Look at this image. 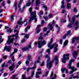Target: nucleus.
Listing matches in <instances>:
<instances>
[{"mask_svg": "<svg viewBox=\"0 0 79 79\" xmlns=\"http://www.w3.org/2000/svg\"><path fill=\"white\" fill-rule=\"evenodd\" d=\"M22 50L23 51H28L29 50L28 48H25L22 49Z\"/></svg>", "mask_w": 79, "mask_h": 79, "instance_id": "obj_25", "label": "nucleus"}, {"mask_svg": "<svg viewBox=\"0 0 79 79\" xmlns=\"http://www.w3.org/2000/svg\"><path fill=\"white\" fill-rule=\"evenodd\" d=\"M68 42V40H66L64 43V45H66Z\"/></svg>", "mask_w": 79, "mask_h": 79, "instance_id": "obj_32", "label": "nucleus"}, {"mask_svg": "<svg viewBox=\"0 0 79 79\" xmlns=\"http://www.w3.org/2000/svg\"><path fill=\"white\" fill-rule=\"evenodd\" d=\"M40 29H38V30H37V34H38V33H39L40 32Z\"/></svg>", "mask_w": 79, "mask_h": 79, "instance_id": "obj_51", "label": "nucleus"}, {"mask_svg": "<svg viewBox=\"0 0 79 79\" xmlns=\"http://www.w3.org/2000/svg\"><path fill=\"white\" fill-rule=\"evenodd\" d=\"M34 71H33L32 72L31 74V77H28V78H26V77L25 76V75H22V79H31V78L33 77V76H34V73H35Z\"/></svg>", "mask_w": 79, "mask_h": 79, "instance_id": "obj_5", "label": "nucleus"}, {"mask_svg": "<svg viewBox=\"0 0 79 79\" xmlns=\"http://www.w3.org/2000/svg\"><path fill=\"white\" fill-rule=\"evenodd\" d=\"M14 66H15V63H13L9 67V69H10V71H13V69H14Z\"/></svg>", "mask_w": 79, "mask_h": 79, "instance_id": "obj_13", "label": "nucleus"}, {"mask_svg": "<svg viewBox=\"0 0 79 79\" xmlns=\"http://www.w3.org/2000/svg\"><path fill=\"white\" fill-rule=\"evenodd\" d=\"M17 3L16 2L15 3V4L14 5V6H16V5H17Z\"/></svg>", "mask_w": 79, "mask_h": 79, "instance_id": "obj_61", "label": "nucleus"}, {"mask_svg": "<svg viewBox=\"0 0 79 79\" xmlns=\"http://www.w3.org/2000/svg\"><path fill=\"white\" fill-rule=\"evenodd\" d=\"M46 52H47V53H48V54H50V49H47L46 51Z\"/></svg>", "mask_w": 79, "mask_h": 79, "instance_id": "obj_39", "label": "nucleus"}, {"mask_svg": "<svg viewBox=\"0 0 79 79\" xmlns=\"http://www.w3.org/2000/svg\"><path fill=\"white\" fill-rule=\"evenodd\" d=\"M53 72H52L51 74V75H50V77H53Z\"/></svg>", "mask_w": 79, "mask_h": 79, "instance_id": "obj_49", "label": "nucleus"}, {"mask_svg": "<svg viewBox=\"0 0 79 79\" xmlns=\"http://www.w3.org/2000/svg\"><path fill=\"white\" fill-rule=\"evenodd\" d=\"M72 25H73V23H71L67 25V27H72Z\"/></svg>", "mask_w": 79, "mask_h": 79, "instance_id": "obj_30", "label": "nucleus"}, {"mask_svg": "<svg viewBox=\"0 0 79 79\" xmlns=\"http://www.w3.org/2000/svg\"><path fill=\"white\" fill-rule=\"evenodd\" d=\"M44 61H43L42 64H40V66H44Z\"/></svg>", "mask_w": 79, "mask_h": 79, "instance_id": "obj_54", "label": "nucleus"}, {"mask_svg": "<svg viewBox=\"0 0 79 79\" xmlns=\"http://www.w3.org/2000/svg\"><path fill=\"white\" fill-rule=\"evenodd\" d=\"M15 16V15H12L11 16V18L10 19V21L11 22H12L13 20H14V17Z\"/></svg>", "mask_w": 79, "mask_h": 79, "instance_id": "obj_26", "label": "nucleus"}, {"mask_svg": "<svg viewBox=\"0 0 79 79\" xmlns=\"http://www.w3.org/2000/svg\"><path fill=\"white\" fill-rule=\"evenodd\" d=\"M79 22H78L77 21H76L75 23H74V25H79Z\"/></svg>", "mask_w": 79, "mask_h": 79, "instance_id": "obj_34", "label": "nucleus"}, {"mask_svg": "<svg viewBox=\"0 0 79 79\" xmlns=\"http://www.w3.org/2000/svg\"><path fill=\"white\" fill-rule=\"evenodd\" d=\"M1 5L2 6H5V2H3L1 3Z\"/></svg>", "mask_w": 79, "mask_h": 79, "instance_id": "obj_44", "label": "nucleus"}, {"mask_svg": "<svg viewBox=\"0 0 79 79\" xmlns=\"http://www.w3.org/2000/svg\"><path fill=\"white\" fill-rule=\"evenodd\" d=\"M73 61H74V59H72L69 61V63L68 65V68H69V69H71L72 70H73L70 71L69 73V74H72V73L74 72V71H75L77 70V69H74V67L71 66V63H72V62H73Z\"/></svg>", "mask_w": 79, "mask_h": 79, "instance_id": "obj_4", "label": "nucleus"}, {"mask_svg": "<svg viewBox=\"0 0 79 79\" xmlns=\"http://www.w3.org/2000/svg\"><path fill=\"white\" fill-rule=\"evenodd\" d=\"M18 76V75L17 74L13 75L12 76V79H14V77H16V76Z\"/></svg>", "mask_w": 79, "mask_h": 79, "instance_id": "obj_43", "label": "nucleus"}, {"mask_svg": "<svg viewBox=\"0 0 79 79\" xmlns=\"http://www.w3.org/2000/svg\"><path fill=\"white\" fill-rule=\"evenodd\" d=\"M67 9H69V8H71V4L68 3L67 6Z\"/></svg>", "mask_w": 79, "mask_h": 79, "instance_id": "obj_24", "label": "nucleus"}, {"mask_svg": "<svg viewBox=\"0 0 79 79\" xmlns=\"http://www.w3.org/2000/svg\"><path fill=\"white\" fill-rule=\"evenodd\" d=\"M65 73L66 74H68V70L66 68L65 69Z\"/></svg>", "mask_w": 79, "mask_h": 79, "instance_id": "obj_50", "label": "nucleus"}, {"mask_svg": "<svg viewBox=\"0 0 79 79\" xmlns=\"http://www.w3.org/2000/svg\"><path fill=\"white\" fill-rule=\"evenodd\" d=\"M52 24H55V20H53L52 22Z\"/></svg>", "mask_w": 79, "mask_h": 79, "instance_id": "obj_64", "label": "nucleus"}, {"mask_svg": "<svg viewBox=\"0 0 79 79\" xmlns=\"http://www.w3.org/2000/svg\"><path fill=\"white\" fill-rule=\"evenodd\" d=\"M74 12H77V9H76V7H74Z\"/></svg>", "mask_w": 79, "mask_h": 79, "instance_id": "obj_45", "label": "nucleus"}, {"mask_svg": "<svg viewBox=\"0 0 79 79\" xmlns=\"http://www.w3.org/2000/svg\"><path fill=\"white\" fill-rule=\"evenodd\" d=\"M79 40V38L78 37H74L73 38L72 40V43H74L75 42V41L76 40L77 41Z\"/></svg>", "mask_w": 79, "mask_h": 79, "instance_id": "obj_18", "label": "nucleus"}, {"mask_svg": "<svg viewBox=\"0 0 79 79\" xmlns=\"http://www.w3.org/2000/svg\"><path fill=\"white\" fill-rule=\"evenodd\" d=\"M73 79H76V78H79V76H75L73 77Z\"/></svg>", "mask_w": 79, "mask_h": 79, "instance_id": "obj_33", "label": "nucleus"}, {"mask_svg": "<svg viewBox=\"0 0 79 79\" xmlns=\"http://www.w3.org/2000/svg\"><path fill=\"white\" fill-rule=\"evenodd\" d=\"M52 42H53V38H51L50 41L48 43V46L51 49H53L54 47V52L55 53V52L58 51V49L57 48V47H58V44L56 43H54L51 45V44H52Z\"/></svg>", "mask_w": 79, "mask_h": 79, "instance_id": "obj_2", "label": "nucleus"}, {"mask_svg": "<svg viewBox=\"0 0 79 79\" xmlns=\"http://www.w3.org/2000/svg\"><path fill=\"white\" fill-rule=\"evenodd\" d=\"M49 32H50V31H48L46 34H44V36H47V35H48V34Z\"/></svg>", "mask_w": 79, "mask_h": 79, "instance_id": "obj_40", "label": "nucleus"}, {"mask_svg": "<svg viewBox=\"0 0 79 79\" xmlns=\"http://www.w3.org/2000/svg\"><path fill=\"white\" fill-rule=\"evenodd\" d=\"M17 49H14V53H17Z\"/></svg>", "mask_w": 79, "mask_h": 79, "instance_id": "obj_62", "label": "nucleus"}, {"mask_svg": "<svg viewBox=\"0 0 79 79\" xmlns=\"http://www.w3.org/2000/svg\"><path fill=\"white\" fill-rule=\"evenodd\" d=\"M40 3V0H36V6H38Z\"/></svg>", "mask_w": 79, "mask_h": 79, "instance_id": "obj_21", "label": "nucleus"}, {"mask_svg": "<svg viewBox=\"0 0 79 79\" xmlns=\"http://www.w3.org/2000/svg\"><path fill=\"white\" fill-rule=\"evenodd\" d=\"M27 20V19H25V20H24L23 22V21H19L18 22V24H20V25H22V24H23V23H25V22H26V21Z\"/></svg>", "mask_w": 79, "mask_h": 79, "instance_id": "obj_16", "label": "nucleus"}, {"mask_svg": "<svg viewBox=\"0 0 79 79\" xmlns=\"http://www.w3.org/2000/svg\"><path fill=\"white\" fill-rule=\"evenodd\" d=\"M47 30V28L45 27L44 28V29H43V31L44 32H46Z\"/></svg>", "mask_w": 79, "mask_h": 79, "instance_id": "obj_46", "label": "nucleus"}, {"mask_svg": "<svg viewBox=\"0 0 79 79\" xmlns=\"http://www.w3.org/2000/svg\"><path fill=\"white\" fill-rule=\"evenodd\" d=\"M40 15H43V11L41 10L40 11Z\"/></svg>", "mask_w": 79, "mask_h": 79, "instance_id": "obj_56", "label": "nucleus"}, {"mask_svg": "<svg viewBox=\"0 0 79 79\" xmlns=\"http://www.w3.org/2000/svg\"><path fill=\"white\" fill-rule=\"evenodd\" d=\"M35 64H36V62H35V64L34 65V67H32V68H27V72H29V70H30V69H35V68H36V67H35Z\"/></svg>", "mask_w": 79, "mask_h": 79, "instance_id": "obj_14", "label": "nucleus"}, {"mask_svg": "<svg viewBox=\"0 0 79 79\" xmlns=\"http://www.w3.org/2000/svg\"><path fill=\"white\" fill-rule=\"evenodd\" d=\"M54 77H52L50 79H56V75H54Z\"/></svg>", "mask_w": 79, "mask_h": 79, "instance_id": "obj_35", "label": "nucleus"}, {"mask_svg": "<svg viewBox=\"0 0 79 79\" xmlns=\"http://www.w3.org/2000/svg\"><path fill=\"white\" fill-rule=\"evenodd\" d=\"M73 55L74 57H76L77 56V52L75 51L73 52Z\"/></svg>", "mask_w": 79, "mask_h": 79, "instance_id": "obj_23", "label": "nucleus"}, {"mask_svg": "<svg viewBox=\"0 0 79 79\" xmlns=\"http://www.w3.org/2000/svg\"><path fill=\"white\" fill-rule=\"evenodd\" d=\"M40 36L38 38L39 39H40L41 40H42L44 39V37H42V34H40Z\"/></svg>", "mask_w": 79, "mask_h": 79, "instance_id": "obj_29", "label": "nucleus"}, {"mask_svg": "<svg viewBox=\"0 0 79 79\" xmlns=\"http://www.w3.org/2000/svg\"><path fill=\"white\" fill-rule=\"evenodd\" d=\"M71 30H69V31H68L67 33H66L64 36L63 37V39H66V36H68V35H69V34L70 33H71Z\"/></svg>", "mask_w": 79, "mask_h": 79, "instance_id": "obj_17", "label": "nucleus"}, {"mask_svg": "<svg viewBox=\"0 0 79 79\" xmlns=\"http://www.w3.org/2000/svg\"><path fill=\"white\" fill-rule=\"evenodd\" d=\"M62 42H63V40L61 39H60V44H62Z\"/></svg>", "mask_w": 79, "mask_h": 79, "instance_id": "obj_58", "label": "nucleus"}, {"mask_svg": "<svg viewBox=\"0 0 79 79\" xmlns=\"http://www.w3.org/2000/svg\"><path fill=\"white\" fill-rule=\"evenodd\" d=\"M31 0H28L27 1V3L26 6H30V5H31V4H33V3H34V2L35 0H32V2H30V1Z\"/></svg>", "mask_w": 79, "mask_h": 79, "instance_id": "obj_12", "label": "nucleus"}, {"mask_svg": "<svg viewBox=\"0 0 79 79\" xmlns=\"http://www.w3.org/2000/svg\"><path fill=\"white\" fill-rule=\"evenodd\" d=\"M64 3H63V4H62V5L61 6V8H64Z\"/></svg>", "mask_w": 79, "mask_h": 79, "instance_id": "obj_47", "label": "nucleus"}, {"mask_svg": "<svg viewBox=\"0 0 79 79\" xmlns=\"http://www.w3.org/2000/svg\"><path fill=\"white\" fill-rule=\"evenodd\" d=\"M42 74V72H37L36 73L35 75L36 78H39V77H40V76H39V75H40V74Z\"/></svg>", "mask_w": 79, "mask_h": 79, "instance_id": "obj_15", "label": "nucleus"}, {"mask_svg": "<svg viewBox=\"0 0 79 79\" xmlns=\"http://www.w3.org/2000/svg\"><path fill=\"white\" fill-rule=\"evenodd\" d=\"M48 26H49V27H50V30H52L53 29V27H52V25L50 24V23H49L48 25Z\"/></svg>", "mask_w": 79, "mask_h": 79, "instance_id": "obj_28", "label": "nucleus"}, {"mask_svg": "<svg viewBox=\"0 0 79 79\" xmlns=\"http://www.w3.org/2000/svg\"><path fill=\"white\" fill-rule=\"evenodd\" d=\"M6 50L7 52H10V50H11V47H10V46H6L4 47V51H5Z\"/></svg>", "mask_w": 79, "mask_h": 79, "instance_id": "obj_11", "label": "nucleus"}, {"mask_svg": "<svg viewBox=\"0 0 79 79\" xmlns=\"http://www.w3.org/2000/svg\"><path fill=\"white\" fill-rule=\"evenodd\" d=\"M5 62H4L3 64H2V68L1 71H3L4 69V68H5Z\"/></svg>", "mask_w": 79, "mask_h": 79, "instance_id": "obj_22", "label": "nucleus"}, {"mask_svg": "<svg viewBox=\"0 0 79 79\" xmlns=\"http://www.w3.org/2000/svg\"><path fill=\"white\" fill-rule=\"evenodd\" d=\"M45 58H48V59L47 61V67L48 69L50 70V68H52V63H53L54 60H53L51 61H50V56L48 55H46Z\"/></svg>", "mask_w": 79, "mask_h": 79, "instance_id": "obj_3", "label": "nucleus"}, {"mask_svg": "<svg viewBox=\"0 0 79 79\" xmlns=\"http://www.w3.org/2000/svg\"><path fill=\"white\" fill-rule=\"evenodd\" d=\"M65 69H66V68L62 69H61V71L62 72H63V73H64V71H65Z\"/></svg>", "mask_w": 79, "mask_h": 79, "instance_id": "obj_48", "label": "nucleus"}, {"mask_svg": "<svg viewBox=\"0 0 79 79\" xmlns=\"http://www.w3.org/2000/svg\"><path fill=\"white\" fill-rule=\"evenodd\" d=\"M6 76H7V73H4V77H6Z\"/></svg>", "mask_w": 79, "mask_h": 79, "instance_id": "obj_59", "label": "nucleus"}, {"mask_svg": "<svg viewBox=\"0 0 79 79\" xmlns=\"http://www.w3.org/2000/svg\"><path fill=\"white\" fill-rule=\"evenodd\" d=\"M44 21L43 20L41 22V26H44Z\"/></svg>", "mask_w": 79, "mask_h": 79, "instance_id": "obj_53", "label": "nucleus"}, {"mask_svg": "<svg viewBox=\"0 0 79 79\" xmlns=\"http://www.w3.org/2000/svg\"><path fill=\"white\" fill-rule=\"evenodd\" d=\"M48 73H49V71H48L46 72V76L47 77V76H48Z\"/></svg>", "mask_w": 79, "mask_h": 79, "instance_id": "obj_57", "label": "nucleus"}, {"mask_svg": "<svg viewBox=\"0 0 79 79\" xmlns=\"http://www.w3.org/2000/svg\"><path fill=\"white\" fill-rule=\"evenodd\" d=\"M32 8L31 7L29 9V11L31 13V17H30V19L29 20V23H31L32 21L34 20V19H35V23H36L37 21V19L35 18L37 17V15H35L36 14V11H35L34 12H32Z\"/></svg>", "mask_w": 79, "mask_h": 79, "instance_id": "obj_1", "label": "nucleus"}, {"mask_svg": "<svg viewBox=\"0 0 79 79\" xmlns=\"http://www.w3.org/2000/svg\"><path fill=\"white\" fill-rule=\"evenodd\" d=\"M7 32H9L11 33L12 32V30H11V28H10L9 29H7L6 31Z\"/></svg>", "mask_w": 79, "mask_h": 79, "instance_id": "obj_27", "label": "nucleus"}, {"mask_svg": "<svg viewBox=\"0 0 79 79\" xmlns=\"http://www.w3.org/2000/svg\"><path fill=\"white\" fill-rule=\"evenodd\" d=\"M12 60L13 61V62H14L15 61V56H13L12 58Z\"/></svg>", "mask_w": 79, "mask_h": 79, "instance_id": "obj_38", "label": "nucleus"}, {"mask_svg": "<svg viewBox=\"0 0 79 79\" xmlns=\"http://www.w3.org/2000/svg\"><path fill=\"white\" fill-rule=\"evenodd\" d=\"M79 27V26H76V27H75V31H77V28L78 27Z\"/></svg>", "mask_w": 79, "mask_h": 79, "instance_id": "obj_60", "label": "nucleus"}, {"mask_svg": "<svg viewBox=\"0 0 79 79\" xmlns=\"http://www.w3.org/2000/svg\"><path fill=\"white\" fill-rule=\"evenodd\" d=\"M43 7L45 8V11H47V6L44 5L43 6Z\"/></svg>", "mask_w": 79, "mask_h": 79, "instance_id": "obj_37", "label": "nucleus"}, {"mask_svg": "<svg viewBox=\"0 0 79 79\" xmlns=\"http://www.w3.org/2000/svg\"><path fill=\"white\" fill-rule=\"evenodd\" d=\"M75 17H73L72 18V20L71 21V19L69 18V22H71V23H74L75 22Z\"/></svg>", "mask_w": 79, "mask_h": 79, "instance_id": "obj_19", "label": "nucleus"}, {"mask_svg": "<svg viewBox=\"0 0 79 79\" xmlns=\"http://www.w3.org/2000/svg\"><path fill=\"white\" fill-rule=\"evenodd\" d=\"M69 53L64 55L63 57L64 59H62V61L63 63H66V60H68L69 59V57H68L69 56Z\"/></svg>", "mask_w": 79, "mask_h": 79, "instance_id": "obj_7", "label": "nucleus"}, {"mask_svg": "<svg viewBox=\"0 0 79 79\" xmlns=\"http://www.w3.org/2000/svg\"><path fill=\"white\" fill-rule=\"evenodd\" d=\"M54 59L56 60L55 64V65H56V64H58V62L59 61V60H58V57H57V56H55V57Z\"/></svg>", "mask_w": 79, "mask_h": 79, "instance_id": "obj_20", "label": "nucleus"}, {"mask_svg": "<svg viewBox=\"0 0 79 79\" xmlns=\"http://www.w3.org/2000/svg\"><path fill=\"white\" fill-rule=\"evenodd\" d=\"M14 32H17L16 34H15V35H13V37H14V36H16V39L17 40L19 38V37H18V34L19 33V31L17 30H15L14 31Z\"/></svg>", "mask_w": 79, "mask_h": 79, "instance_id": "obj_10", "label": "nucleus"}, {"mask_svg": "<svg viewBox=\"0 0 79 79\" xmlns=\"http://www.w3.org/2000/svg\"><path fill=\"white\" fill-rule=\"evenodd\" d=\"M24 37L26 39H29V34H26L24 36Z\"/></svg>", "mask_w": 79, "mask_h": 79, "instance_id": "obj_31", "label": "nucleus"}, {"mask_svg": "<svg viewBox=\"0 0 79 79\" xmlns=\"http://www.w3.org/2000/svg\"><path fill=\"white\" fill-rule=\"evenodd\" d=\"M38 47L39 48H41L42 45H44L46 44V42H45V40L43 41H39L38 42Z\"/></svg>", "mask_w": 79, "mask_h": 79, "instance_id": "obj_8", "label": "nucleus"}, {"mask_svg": "<svg viewBox=\"0 0 79 79\" xmlns=\"http://www.w3.org/2000/svg\"><path fill=\"white\" fill-rule=\"evenodd\" d=\"M2 36H0V43L1 44L3 41V39H2L1 40V39H2Z\"/></svg>", "mask_w": 79, "mask_h": 79, "instance_id": "obj_42", "label": "nucleus"}, {"mask_svg": "<svg viewBox=\"0 0 79 79\" xmlns=\"http://www.w3.org/2000/svg\"><path fill=\"white\" fill-rule=\"evenodd\" d=\"M62 23H66V19H62L61 20Z\"/></svg>", "mask_w": 79, "mask_h": 79, "instance_id": "obj_41", "label": "nucleus"}, {"mask_svg": "<svg viewBox=\"0 0 79 79\" xmlns=\"http://www.w3.org/2000/svg\"><path fill=\"white\" fill-rule=\"evenodd\" d=\"M57 29H58V31L57 32V34H58V33H59V32H60V27H58L57 28Z\"/></svg>", "mask_w": 79, "mask_h": 79, "instance_id": "obj_36", "label": "nucleus"}, {"mask_svg": "<svg viewBox=\"0 0 79 79\" xmlns=\"http://www.w3.org/2000/svg\"><path fill=\"white\" fill-rule=\"evenodd\" d=\"M41 27V25H38V26L36 28L37 29H39V27Z\"/></svg>", "mask_w": 79, "mask_h": 79, "instance_id": "obj_55", "label": "nucleus"}, {"mask_svg": "<svg viewBox=\"0 0 79 79\" xmlns=\"http://www.w3.org/2000/svg\"><path fill=\"white\" fill-rule=\"evenodd\" d=\"M31 57H32V56L28 55L27 57V60L26 62V64L27 66H28L29 64V61L31 60Z\"/></svg>", "mask_w": 79, "mask_h": 79, "instance_id": "obj_9", "label": "nucleus"}, {"mask_svg": "<svg viewBox=\"0 0 79 79\" xmlns=\"http://www.w3.org/2000/svg\"><path fill=\"white\" fill-rule=\"evenodd\" d=\"M7 58V56H3V59H6Z\"/></svg>", "mask_w": 79, "mask_h": 79, "instance_id": "obj_63", "label": "nucleus"}, {"mask_svg": "<svg viewBox=\"0 0 79 79\" xmlns=\"http://www.w3.org/2000/svg\"><path fill=\"white\" fill-rule=\"evenodd\" d=\"M10 38H11V36H9L8 37V40L7 41V43L9 45H10L11 43H13L14 40H15V39L14 38H12L10 39Z\"/></svg>", "mask_w": 79, "mask_h": 79, "instance_id": "obj_6", "label": "nucleus"}, {"mask_svg": "<svg viewBox=\"0 0 79 79\" xmlns=\"http://www.w3.org/2000/svg\"><path fill=\"white\" fill-rule=\"evenodd\" d=\"M43 18H44V19H45V20L46 21H47V19L48 18V17H43Z\"/></svg>", "mask_w": 79, "mask_h": 79, "instance_id": "obj_52", "label": "nucleus"}]
</instances>
